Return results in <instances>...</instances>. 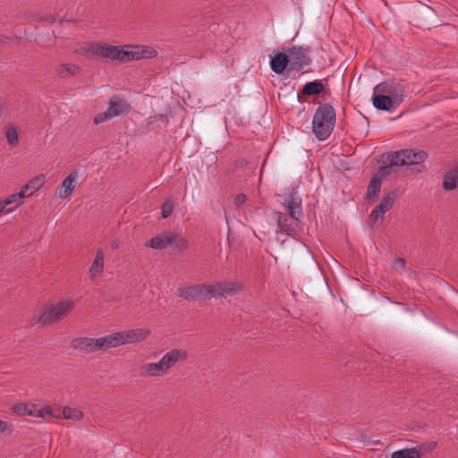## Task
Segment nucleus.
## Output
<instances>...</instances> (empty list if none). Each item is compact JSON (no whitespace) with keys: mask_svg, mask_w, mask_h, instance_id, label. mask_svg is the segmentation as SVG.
<instances>
[{"mask_svg":"<svg viewBox=\"0 0 458 458\" xmlns=\"http://www.w3.org/2000/svg\"><path fill=\"white\" fill-rule=\"evenodd\" d=\"M426 158L427 154L422 150L404 149L388 153L386 161L389 163V165L381 167L371 179L368 187L367 197L371 199L377 195L381 188V177L389 174L392 166L419 165Z\"/></svg>","mask_w":458,"mask_h":458,"instance_id":"nucleus-1","label":"nucleus"},{"mask_svg":"<svg viewBox=\"0 0 458 458\" xmlns=\"http://www.w3.org/2000/svg\"><path fill=\"white\" fill-rule=\"evenodd\" d=\"M405 87L402 82L391 81L376 85L373 89L372 103L378 110L395 111L404 99Z\"/></svg>","mask_w":458,"mask_h":458,"instance_id":"nucleus-2","label":"nucleus"},{"mask_svg":"<svg viewBox=\"0 0 458 458\" xmlns=\"http://www.w3.org/2000/svg\"><path fill=\"white\" fill-rule=\"evenodd\" d=\"M335 125V111L329 105L320 106L312 119V131L318 140H326Z\"/></svg>","mask_w":458,"mask_h":458,"instance_id":"nucleus-3","label":"nucleus"},{"mask_svg":"<svg viewBox=\"0 0 458 458\" xmlns=\"http://www.w3.org/2000/svg\"><path fill=\"white\" fill-rule=\"evenodd\" d=\"M148 335L145 329H132L116 332L103 337L97 338L98 349L106 351L123 344H133L144 340Z\"/></svg>","mask_w":458,"mask_h":458,"instance_id":"nucleus-4","label":"nucleus"},{"mask_svg":"<svg viewBox=\"0 0 458 458\" xmlns=\"http://www.w3.org/2000/svg\"><path fill=\"white\" fill-rule=\"evenodd\" d=\"M74 302L71 299H63L46 307L43 312L35 318V324L41 326L57 322L67 316L73 308Z\"/></svg>","mask_w":458,"mask_h":458,"instance_id":"nucleus-5","label":"nucleus"},{"mask_svg":"<svg viewBox=\"0 0 458 458\" xmlns=\"http://www.w3.org/2000/svg\"><path fill=\"white\" fill-rule=\"evenodd\" d=\"M157 52L144 46H118L115 61L129 62L131 60H140L143 58H152L156 56Z\"/></svg>","mask_w":458,"mask_h":458,"instance_id":"nucleus-6","label":"nucleus"},{"mask_svg":"<svg viewBox=\"0 0 458 458\" xmlns=\"http://www.w3.org/2000/svg\"><path fill=\"white\" fill-rule=\"evenodd\" d=\"M117 48L118 46L91 42L79 47L76 49V52L89 59L93 57H103L115 60Z\"/></svg>","mask_w":458,"mask_h":458,"instance_id":"nucleus-7","label":"nucleus"},{"mask_svg":"<svg viewBox=\"0 0 458 458\" xmlns=\"http://www.w3.org/2000/svg\"><path fill=\"white\" fill-rule=\"evenodd\" d=\"M130 111V105L119 97H114L108 102L107 110L98 114L94 118L96 124L102 123L116 116L125 115Z\"/></svg>","mask_w":458,"mask_h":458,"instance_id":"nucleus-8","label":"nucleus"},{"mask_svg":"<svg viewBox=\"0 0 458 458\" xmlns=\"http://www.w3.org/2000/svg\"><path fill=\"white\" fill-rule=\"evenodd\" d=\"M275 220L276 221V233L294 236L301 229V217L294 215L284 214L281 212L275 213Z\"/></svg>","mask_w":458,"mask_h":458,"instance_id":"nucleus-9","label":"nucleus"},{"mask_svg":"<svg viewBox=\"0 0 458 458\" xmlns=\"http://www.w3.org/2000/svg\"><path fill=\"white\" fill-rule=\"evenodd\" d=\"M185 244L184 239L180 235L172 233H164L152 238L147 245L152 249L163 250L168 247L182 249Z\"/></svg>","mask_w":458,"mask_h":458,"instance_id":"nucleus-10","label":"nucleus"},{"mask_svg":"<svg viewBox=\"0 0 458 458\" xmlns=\"http://www.w3.org/2000/svg\"><path fill=\"white\" fill-rule=\"evenodd\" d=\"M286 53L292 69H301L310 63V58L309 56V48L307 47H293L291 48H288Z\"/></svg>","mask_w":458,"mask_h":458,"instance_id":"nucleus-11","label":"nucleus"},{"mask_svg":"<svg viewBox=\"0 0 458 458\" xmlns=\"http://www.w3.org/2000/svg\"><path fill=\"white\" fill-rule=\"evenodd\" d=\"M177 294L188 301H199L210 298L208 284H199L179 288L177 291Z\"/></svg>","mask_w":458,"mask_h":458,"instance_id":"nucleus-12","label":"nucleus"},{"mask_svg":"<svg viewBox=\"0 0 458 458\" xmlns=\"http://www.w3.org/2000/svg\"><path fill=\"white\" fill-rule=\"evenodd\" d=\"M50 406L38 407L32 403H18L13 406V411L21 416L30 415L36 418H47Z\"/></svg>","mask_w":458,"mask_h":458,"instance_id":"nucleus-13","label":"nucleus"},{"mask_svg":"<svg viewBox=\"0 0 458 458\" xmlns=\"http://www.w3.org/2000/svg\"><path fill=\"white\" fill-rule=\"evenodd\" d=\"M210 298L227 297L237 293L239 285L236 283L225 282L216 284H208Z\"/></svg>","mask_w":458,"mask_h":458,"instance_id":"nucleus-14","label":"nucleus"},{"mask_svg":"<svg viewBox=\"0 0 458 458\" xmlns=\"http://www.w3.org/2000/svg\"><path fill=\"white\" fill-rule=\"evenodd\" d=\"M187 358V352L181 349H173L166 352L161 359L160 362L167 373L169 369L177 362L183 361Z\"/></svg>","mask_w":458,"mask_h":458,"instance_id":"nucleus-15","label":"nucleus"},{"mask_svg":"<svg viewBox=\"0 0 458 458\" xmlns=\"http://www.w3.org/2000/svg\"><path fill=\"white\" fill-rule=\"evenodd\" d=\"M83 416L82 412L77 409L71 407H51L50 411L47 413V418H64L68 420H78L81 419Z\"/></svg>","mask_w":458,"mask_h":458,"instance_id":"nucleus-16","label":"nucleus"},{"mask_svg":"<svg viewBox=\"0 0 458 458\" xmlns=\"http://www.w3.org/2000/svg\"><path fill=\"white\" fill-rule=\"evenodd\" d=\"M46 177L44 174H38L32 179H30L21 189V192L23 194L24 198H30L36 191L41 189L45 183Z\"/></svg>","mask_w":458,"mask_h":458,"instance_id":"nucleus-17","label":"nucleus"},{"mask_svg":"<svg viewBox=\"0 0 458 458\" xmlns=\"http://www.w3.org/2000/svg\"><path fill=\"white\" fill-rule=\"evenodd\" d=\"M72 346L79 351L85 352H94L98 351V341L89 337H80L72 341Z\"/></svg>","mask_w":458,"mask_h":458,"instance_id":"nucleus-18","label":"nucleus"},{"mask_svg":"<svg viewBox=\"0 0 458 458\" xmlns=\"http://www.w3.org/2000/svg\"><path fill=\"white\" fill-rule=\"evenodd\" d=\"M288 64L287 53H277L270 60L271 70L276 74H282Z\"/></svg>","mask_w":458,"mask_h":458,"instance_id":"nucleus-19","label":"nucleus"},{"mask_svg":"<svg viewBox=\"0 0 458 458\" xmlns=\"http://www.w3.org/2000/svg\"><path fill=\"white\" fill-rule=\"evenodd\" d=\"M78 179V173L77 172H72L62 182V185L60 187L59 191V198L70 199V196L72 192V190L74 189V183Z\"/></svg>","mask_w":458,"mask_h":458,"instance_id":"nucleus-20","label":"nucleus"},{"mask_svg":"<svg viewBox=\"0 0 458 458\" xmlns=\"http://www.w3.org/2000/svg\"><path fill=\"white\" fill-rule=\"evenodd\" d=\"M141 373L147 377H161L166 374L160 360L157 362H148L141 366Z\"/></svg>","mask_w":458,"mask_h":458,"instance_id":"nucleus-21","label":"nucleus"},{"mask_svg":"<svg viewBox=\"0 0 458 458\" xmlns=\"http://www.w3.org/2000/svg\"><path fill=\"white\" fill-rule=\"evenodd\" d=\"M104 268V254L101 250L96 253V257L89 267L90 276L93 278L102 273Z\"/></svg>","mask_w":458,"mask_h":458,"instance_id":"nucleus-22","label":"nucleus"},{"mask_svg":"<svg viewBox=\"0 0 458 458\" xmlns=\"http://www.w3.org/2000/svg\"><path fill=\"white\" fill-rule=\"evenodd\" d=\"M285 201L288 215H294L295 216L301 218L302 213L301 208V200L291 195Z\"/></svg>","mask_w":458,"mask_h":458,"instance_id":"nucleus-23","label":"nucleus"},{"mask_svg":"<svg viewBox=\"0 0 458 458\" xmlns=\"http://www.w3.org/2000/svg\"><path fill=\"white\" fill-rule=\"evenodd\" d=\"M443 187L445 191L458 188V169L447 173L444 178Z\"/></svg>","mask_w":458,"mask_h":458,"instance_id":"nucleus-24","label":"nucleus"},{"mask_svg":"<svg viewBox=\"0 0 458 458\" xmlns=\"http://www.w3.org/2000/svg\"><path fill=\"white\" fill-rule=\"evenodd\" d=\"M323 89H324V85L322 84L321 81H313L306 83L303 86L301 92L304 95L312 96V95H318L319 93H321L323 91Z\"/></svg>","mask_w":458,"mask_h":458,"instance_id":"nucleus-25","label":"nucleus"},{"mask_svg":"<svg viewBox=\"0 0 458 458\" xmlns=\"http://www.w3.org/2000/svg\"><path fill=\"white\" fill-rule=\"evenodd\" d=\"M80 67L73 64H62L57 69L58 74L63 78L75 75L79 72Z\"/></svg>","mask_w":458,"mask_h":458,"instance_id":"nucleus-26","label":"nucleus"},{"mask_svg":"<svg viewBox=\"0 0 458 458\" xmlns=\"http://www.w3.org/2000/svg\"><path fill=\"white\" fill-rule=\"evenodd\" d=\"M25 199L23 194L19 191L13 194H11L7 198L4 199V204L9 208H13V211L22 204V199Z\"/></svg>","mask_w":458,"mask_h":458,"instance_id":"nucleus-27","label":"nucleus"},{"mask_svg":"<svg viewBox=\"0 0 458 458\" xmlns=\"http://www.w3.org/2000/svg\"><path fill=\"white\" fill-rule=\"evenodd\" d=\"M420 452L416 448L403 449L394 452L391 458H420Z\"/></svg>","mask_w":458,"mask_h":458,"instance_id":"nucleus-28","label":"nucleus"},{"mask_svg":"<svg viewBox=\"0 0 458 458\" xmlns=\"http://www.w3.org/2000/svg\"><path fill=\"white\" fill-rule=\"evenodd\" d=\"M395 199V194L394 192H389L386 194L379 205L377 206L378 210H380L381 213H385L390 209V208L393 206L394 201Z\"/></svg>","mask_w":458,"mask_h":458,"instance_id":"nucleus-29","label":"nucleus"},{"mask_svg":"<svg viewBox=\"0 0 458 458\" xmlns=\"http://www.w3.org/2000/svg\"><path fill=\"white\" fill-rule=\"evenodd\" d=\"M8 143L11 146H16L19 141L18 132L14 127H8L5 132Z\"/></svg>","mask_w":458,"mask_h":458,"instance_id":"nucleus-30","label":"nucleus"},{"mask_svg":"<svg viewBox=\"0 0 458 458\" xmlns=\"http://www.w3.org/2000/svg\"><path fill=\"white\" fill-rule=\"evenodd\" d=\"M174 209V200L172 199H168L165 201L162 206V217H168Z\"/></svg>","mask_w":458,"mask_h":458,"instance_id":"nucleus-31","label":"nucleus"},{"mask_svg":"<svg viewBox=\"0 0 458 458\" xmlns=\"http://www.w3.org/2000/svg\"><path fill=\"white\" fill-rule=\"evenodd\" d=\"M393 268L397 273H402L405 268V261L403 259H397L393 264Z\"/></svg>","mask_w":458,"mask_h":458,"instance_id":"nucleus-32","label":"nucleus"},{"mask_svg":"<svg viewBox=\"0 0 458 458\" xmlns=\"http://www.w3.org/2000/svg\"><path fill=\"white\" fill-rule=\"evenodd\" d=\"M385 213H381L380 210L376 207L370 214V219L376 223L378 220H383Z\"/></svg>","mask_w":458,"mask_h":458,"instance_id":"nucleus-33","label":"nucleus"},{"mask_svg":"<svg viewBox=\"0 0 458 458\" xmlns=\"http://www.w3.org/2000/svg\"><path fill=\"white\" fill-rule=\"evenodd\" d=\"M13 211V208H9L4 204V201H0V215L2 214H9Z\"/></svg>","mask_w":458,"mask_h":458,"instance_id":"nucleus-34","label":"nucleus"},{"mask_svg":"<svg viewBox=\"0 0 458 458\" xmlns=\"http://www.w3.org/2000/svg\"><path fill=\"white\" fill-rule=\"evenodd\" d=\"M246 200V196L244 194H239L235 197L234 203L238 207L242 206Z\"/></svg>","mask_w":458,"mask_h":458,"instance_id":"nucleus-35","label":"nucleus"},{"mask_svg":"<svg viewBox=\"0 0 458 458\" xmlns=\"http://www.w3.org/2000/svg\"><path fill=\"white\" fill-rule=\"evenodd\" d=\"M6 428V423L0 420V432L4 431Z\"/></svg>","mask_w":458,"mask_h":458,"instance_id":"nucleus-36","label":"nucleus"}]
</instances>
